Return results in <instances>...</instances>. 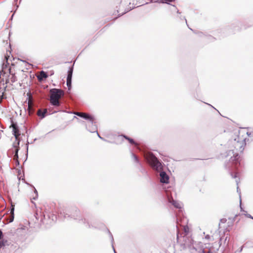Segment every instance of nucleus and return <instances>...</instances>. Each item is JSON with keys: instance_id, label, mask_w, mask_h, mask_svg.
Wrapping results in <instances>:
<instances>
[{"instance_id": "ea45409f", "label": "nucleus", "mask_w": 253, "mask_h": 253, "mask_svg": "<svg viewBox=\"0 0 253 253\" xmlns=\"http://www.w3.org/2000/svg\"><path fill=\"white\" fill-rule=\"evenodd\" d=\"M10 244V243L7 241V242H6V243L4 244V246H9Z\"/></svg>"}, {"instance_id": "a19ab883", "label": "nucleus", "mask_w": 253, "mask_h": 253, "mask_svg": "<svg viewBox=\"0 0 253 253\" xmlns=\"http://www.w3.org/2000/svg\"><path fill=\"white\" fill-rule=\"evenodd\" d=\"M180 18L182 20V19H184L185 21V22L187 23V20L186 19V18H185V17H180Z\"/></svg>"}, {"instance_id": "c03bdc74", "label": "nucleus", "mask_w": 253, "mask_h": 253, "mask_svg": "<svg viewBox=\"0 0 253 253\" xmlns=\"http://www.w3.org/2000/svg\"><path fill=\"white\" fill-rule=\"evenodd\" d=\"M210 235H206V236H205V238H206V239H210Z\"/></svg>"}, {"instance_id": "58836bf2", "label": "nucleus", "mask_w": 253, "mask_h": 253, "mask_svg": "<svg viewBox=\"0 0 253 253\" xmlns=\"http://www.w3.org/2000/svg\"><path fill=\"white\" fill-rule=\"evenodd\" d=\"M197 34H198V35L200 37H202L203 35V33L202 32H198V33H197Z\"/></svg>"}, {"instance_id": "20e7f679", "label": "nucleus", "mask_w": 253, "mask_h": 253, "mask_svg": "<svg viewBox=\"0 0 253 253\" xmlns=\"http://www.w3.org/2000/svg\"><path fill=\"white\" fill-rule=\"evenodd\" d=\"M10 64H1V70L0 71V78L1 80L0 82L4 83V77H7V76L11 75L10 80L12 83H14L16 80V77L15 75V73H13L12 71L11 67L9 66ZM12 66H14L15 64H10Z\"/></svg>"}, {"instance_id": "393cba45", "label": "nucleus", "mask_w": 253, "mask_h": 253, "mask_svg": "<svg viewBox=\"0 0 253 253\" xmlns=\"http://www.w3.org/2000/svg\"><path fill=\"white\" fill-rule=\"evenodd\" d=\"M30 144V142L27 141L26 143V157H28V148H29V144Z\"/></svg>"}, {"instance_id": "f704fd0d", "label": "nucleus", "mask_w": 253, "mask_h": 253, "mask_svg": "<svg viewBox=\"0 0 253 253\" xmlns=\"http://www.w3.org/2000/svg\"><path fill=\"white\" fill-rule=\"evenodd\" d=\"M3 237L2 232L0 230V240L2 239Z\"/></svg>"}, {"instance_id": "9d476101", "label": "nucleus", "mask_w": 253, "mask_h": 253, "mask_svg": "<svg viewBox=\"0 0 253 253\" xmlns=\"http://www.w3.org/2000/svg\"><path fill=\"white\" fill-rule=\"evenodd\" d=\"M20 141H18L17 142H13L12 144L13 148H14V150L12 149L9 150V153L11 152V154L13 155L14 153V155L13 157V160H18V151L20 149L19 147Z\"/></svg>"}, {"instance_id": "b1692460", "label": "nucleus", "mask_w": 253, "mask_h": 253, "mask_svg": "<svg viewBox=\"0 0 253 253\" xmlns=\"http://www.w3.org/2000/svg\"><path fill=\"white\" fill-rule=\"evenodd\" d=\"M201 253H212L211 249H209L208 251H206L204 249H203Z\"/></svg>"}, {"instance_id": "cd10ccee", "label": "nucleus", "mask_w": 253, "mask_h": 253, "mask_svg": "<svg viewBox=\"0 0 253 253\" xmlns=\"http://www.w3.org/2000/svg\"><path fill=\"white\" fill-rule=\"evenodd\" d=\"M175 0H164V3L169 4L170 2L174 1Z\"/></svg>"}, {"instance_id": "4d7b16f0", "label": "nucleus", "mask_w": 253, "mask_h": 253, "mask_svg": "<svg viewBox=\"0 0 253 253\" xmlns=\"http://www.w3.org/2000/svg\"><path fill=\"white\" fill-rule=\"evenodd\" d=\"M36 140H37V138H35V139H34L33 142H35Z\"/></svg>"}, {"instance_id": "0eeeda50", "label": "nucleus", "mask_w": 253, "mask_h": 253, "mask_svg": "<svg viewBox=\"0 0 253 253\" xmlns=\"http://www.w3.org/2000/svg\"><path fill=\"white\" fill-rule=\"evenodd\" d=\"M56 219L57 217L55 214L46 212L43 213L41 221L45 225L46 228H49L56 221Z\"/></svg>"}, {"instance_id": "864d4df0", "label": "nucleus", "mask_w": 253, "mask_h": 253, "mask_svg": "<svg viewBox=\"0 0 253 253\" xmlns=\"http://www.w3.org/2000/svg\"><path fill=\"white\" fill-rule=\"evenodd\" d=\"M176 12H177V13H179V14H180V12L179 11V10H177V11H176Z\"/></svg>"}, {"instance_id": "a878e982", "label": "nucleus", "mask_w": 253, "mask_h": 253, "mask_svg": "<svg viewBox=\"0 0 253 253\" xmlns=\"http://www.w3.org/2000/svg\"><path fill=\"white\" fill-rule=\"evenodd\" d=\"M97 133V135L98 137L100 139H101V140H103V141H104L109 142V141H108V140H107L105 139L104 138H103V137H101V136L100 135V134H99V133H98V132H97V133Z\"/></svg>"}, {"instance_id": "603ef678", "label": "nucleus", "mask_w": 253, "mask_h": 253, "mask_svg": "<svg viewBox=\"0 0 253 253\" xmlns=\"http://www.w3.org/2000/svg\"><path fill=\"white\" fill-rule=\"evenodd\" d=\"M210 38H211V40H214V38L213 37H210Z\"/></svg>"}, {"instance_id": "6e6552de", "label": "nucleus", "mask_w": 253, "mask_h": 253, "mask_svg": "<svg viewBox=\"0 0 253 253\" xmlns=\"http://www.w3.org/2000/svg\"><path fill=\"white\" fill-rule=\"evenodd\" d=\"M10 127L12 128V134L14 136L15 138V142H17L20 140L18 138V136L20 135L19 127L17 125V123L14 122L13 120L11 119V125Z\"/></svg>"}, {"instance_id": "9b49d317", "label": "nucleus", "mask_w": 253, "mask_h": 253, "mask_svg": "<svg viewBox=\"0 0 253 253\" xmlns=\"http://www.w3.org/2000/svg\"><path fill=\"white\" fill-rule=\"evenodd\" d=\"M95 123L96 122L94 118L92 121H89L87 124H85L86 129L91 133H97V127Z\"/></svg>"}, {"instance_id": "412c9836", "label": "nucleus", "mask_w": 253, "mask_h": 253, "mask_svg": "<svg viewBox=\"0 0 253 253\" xmlns=\"http://www.w3.org/2000/svg\"><path fill=\"white\" fill-rule=\"evenodd\" d=\"M7 242V240L2 239L1 240H0V248L4 247V244Z\"/></svg>"}, {"instance_id": "5701e85b", "label": "nucleus", "mask_w": 253, "mask_h": 253, "mask_svg": "<svg viewBox=\"0 0 253 253\" xmlns=\"http://www.w3.org/2000/svg\"><path fill=\"white\" fill-rule=\"evenodd\" d=\"M247 134L249 137L252 138L253 140V130L252 131H248L247 132Z\"/></svg>"}, {"instance_id": "79ce46f5", "label": "nucleus", "mask_w": 253, "mask_h": 253, "mask_svg": "<svg viewBox=\"0 0 253 253\" xmlns=\"http://www.w3.org/2000/svg\"><path fill=\"white\" fill-rule=\"evenodd\" d=\"M222 239V237H221V238H220V240H219V247H220V246H221V241Z\"/></svg>"}, {"instance_id": "3c124183", "label": "nucleus", "mask_w": 253, "mask_h": 253, "mask_svg": "<svg viewBox=\"0 0 253 253\" xmlns=\"http://www.w3.org/2000/svg\"><path fill=\"white\" fill-rule=\"evenodd\" d=\"M113 251H114V253H117L116 251H115V248H114V249H113Z\"/></svg>"}, {"instance_id": "7c9ffc66", "label": "nucleus", "mask_w": 253, "mask_h": 253, "mask_svg": "<svg viewBox=\"0 0 253 253\" xmlns=\"http://www.w3.org/2000/svg\"><path fill=\"white\" fill-rule=\"evenodd\" d=\"M154 2L164 3V0H153Z\"/></svg>"}, {"instance_id": "37998d69", "label": "nucleus", "mask_w": 253, "mask_h": 253, "mask_svg": "<svg viewBox=\"0 0 253 253\" xmlns=\"http://www.w3.org/2000/svg\"><path fill=\"white\" fill-rule=\"evenodd\" d=\"M243 246H242V247L240 248V249L239 250L238 252H239V253H241V252L242 251V250H243Z\"/></svg>"}, {"instance_id": "aec40b11", "label": "nucleus", "mask_w": 253, "mask_h": 253, "mask_svg": "<svg viewBox=\"0 0 253 253\" xmlns=\"http://www.w3.org/2000/svg\"><path fill=\"white\" fill-rule=\"evenodd\" d=\"M108 233H109V236H110V239H111L112 247L113 249H114V238H113V235L111 233V232L108 229Z\"/></svg>"}, {"instance_id": "a211bd4d", "label": "nucleus", "mask_w": 253, "mask_h": 253, "mask_svg": "<svg viewBox=\"0 0 253 253\" xmlns=\"http://www.w3.org/2000/svg\"><path fill=\"white\" fill-rule=\"evenodd\" d=\"M169 202L176 208L178 209H181V206L180 204L178 202L173 199L169 201Z\"/></svg>"}, {"instance_id": "f3484780", "label": "nucleus", "mask_w": 253, "mask_h": 253, "mask_svg": "<svg viewBox=\"0 0 253 253\" xmlns=\"http://www.w3.org/2000/svg\"><path fill=\"white\" fill-rule=\"evenodd\" d=\"M120 136H122L123 137H124V138H125L126 140H127L129 143H130L132 145H137V143L136 142L134 141V139H133L132 138L128 137V136L125 135V134H122L121 135H120Z\"/></svg>"}, {"instance_id": "39448f33", "label": "nucleus", "mask_w": 253, "mask_h": 253, "mask_svg": "<svg viewBox=\"0 0 253 253\" xmlns=\"http://www.w3.org/2000/svg\"><path fill=\"white\" fill-rule=\"evenodd\" d=\"M49 92L50 94L49 97L50 104L54 107L59 106L60 103L59 99L64 95V91L61 89L53 88L50 89Z\"/></svg>"}, {"instance_id": "09e8293b", "label": "nucleus", "mask_w": 253, "mask_h": 253, "mask_svg": "<svg viewBox=\"0 0 253 253\" xmlns=\"http://www.w3.org/2000/svg\"><path fill=\"white\" fill-rule=\"evenodd\" d=\"M22 62H25V63H26V64H28V63H29V62H27V61H23V60H21Z\"/></svg>"}, {"instance_id": "2f4dec72", "label": "nucleus", "mask_w": 253, "mask_h": 253, "mask_svg": "<svg viewBox=\"0 0 253 253\" xmlns=\"http://www.w3.org/2000/svg\"><path fill=\"white\" fill-rule=\"evenodd\" d=\"M239 25H240V23H238V25L236 27H235V30L234 31L236 32V31H239L240 30V28H239Z\"/></svg>"}, {"instance_id": "1a4fd4ad", "label": "nucleus", "mask_w": 253, "mask_h": 253, "mask_svg": "<svg viewBox=\"0 0 253 253\" xmlns=\"http://www.w3.org/2000/svg\"><path fill=\"white\" fill-rule=\"evenodd\" d=\"M74 65L75 64H72L70 66L67 72V86L69 90H71L72 88V79Z\"/></svg>"}, {"instance_id": "c756f323", "label": "nucleus", "mask_w": 253, "mask_h": 253, "mask_svg": "<svg viewBox=\"0 0 253 253\" xmlns=\"http://www.w3.org/2000/svg\"><path fill=\"white\" fill-rule=\"evenodd\" d=\"M245 216L248 218H251L252 219H253V216H252L251 214H249V213H245L244 214Z\"/></svg>"}, {"instance_id": "f8f14e48", "label": "nucleus", "mask_w": 253, "mask_h": 253, "mask_svg": "<svg viewBox=\"0 0 253 253\" xmlns=\"http://www.w3.org/2000/svg\"><path fill=\"white\" fill-rule=\"evenodd\" d=\"M76 115L79 117L88 121V122L89 121H92L93 119L94 118L93 116L88 113L78 112Z\"/></svg>"}, {"instance_id": "8fccbe9b", "label": "nucleus", "mask_w": 253, "mask_h": 253, "mask_svg": "<svg viewBox=\"0 0 253 253\" xmlns=\"http://www.w3.org/2000/svg\"><path fill=\"white\" fill-rule=\"evenodd\" d=\"M29 66H32L33 67L34 66V64H28Z\"/></svg>"}, {"instance_id": "6e6d98bb", "label": "nucleus", "mask_w": 253, "mask_h": 253, "mask_svg": "<svg viewBox=\"0 0 253 253\" xmlns=\"http://www.w3.org/2000/svg\"><path fill=\"white\" fill-rule=\"evenodd\" d=\"M207 104L208 105H209V106H211L212 107H213H213L212 106H211V104H208V103H207Z\"/></svg>"}, {"instance_id": "72a5a7b5", "label": "nucleus", "mask_w": 253, "mask_h": 253, "mask_svg": "<svg viewBox=\"0 0 253 253\" xmlns=\"http://www.w3.org/2000/svg\"><path fill=\"white\" fill-rule=\"evenodd\" d=\"M220 221L221 223H224L226 222L227 219L226 218H224L221 219Z\"/></svg>"}, {"instance_id": "6ab92c4d", "label": "nucleus", "mask_w": 253, "mask_h": 253, "mask_svg": "<svg viewBox=\"0 0 253 253\" xmlns=\"http://www.w3.org/2000/svg\"><path fill=\"white\" fill-rule=\"evenodd\" d=\"M27 183V184H28V185L30 186L31 187H33L34 188V194H35V196L33 198V199H34L35 200H37L38 199V194L37 190H36L35 187L33 185L30 184L28 183Z\"/></svg>"}, {"instance_id": "473e14b6", "label": "nucleus", "mask_w": 253, "mask_h": 253, "mask_svg": "<svg viewBox=\"0 0 253 253\" xmlns=\"http://www.w3.org/2000/svg\"><path fill=\"white\" fill-rule=\"evenodd\" d=\"M15 162V164L17 167L19 166L20 165V162L19 161V160H14Z\"/></svg>"}, {"instance_id": "f257e3e1", "label": "nucleus", "mask_w": 253, "mask_h": 253, "mask_svg": "<svg viewBox=\"0 0 253 253\" xmlns=\"http://www.w3.org/2000/svg\"><path fill=\"white\" fill-rule=\"evenodd\" d=\"M239 131L235 132V135L228 141V145L229 146L233 144L234 149L229 150L227 152L226 156H230L228 162L225 163L224 167L228 169L230 175L233 178L237 177V172H234L233 170H236L240 166V157L238 152H243L244 150V146L246 145L245 138H240L239 136Z\"/></svg>"}, {"instance_id": "7ed1b4c3", "label": "nucleus", "mask_w": 253, "mask_h": 253, "mask_svg": "<svg viewBox=\"0 0 253 253\" xmlns=\"http://www.w3.org/2000/svg\"><path fill=\"white\" fill-rule=\"evenodd\" d=\"M61 216L67 220L74 219L78 221L79 223L83 224L87 228H96L89 220L83 217L79 209L76 207H72L66 210L65 212H61Z\"/></svg>"}, {"instance_id": "de8ad7c7", "label": "nucleus", "mask_w": 253, "mask_h": 253, "mask_svg": "<svg viewBox=\"0 0 253 253\" xmlns=\"http://www.w3.org/2000/svg\"><path fill=\"white\" fill-rule=\"evenodd\" d=\"M237 216V215H236L234 217V218H233V219H232L233 221H235V218H236V217Z\"/></svg>"}, {"instance_id": "5fc2aeb1", "label": "nucleus", "mask_w": 253, "mask_h": 253, "mask_svg": "<svg viewBox=\"0 0 253 253\" xmlns=\"http://www.w3.org/2000/svg\"><path fill=\"white\" fill-rule=\"evenodd\" d=\"M184 230H185V232H187V229H186L185 228H184Z\"/></svg>"}, {"instance_id": "a18cd8bd", "label": "nucleus", "mask_w": 253, "mask_h": 253, "mask_svg": "<svg viewBox=\"0 0 253 253\" xmlns=\"http://www.w3.org/2000/svg\"><path fill=\"white\" fill-rule=\"evenodd\" d=\"M65 63L66 64H67V63H72V61H67V62H65Z\"/></svg>"}, {"instance_id": "f03ea898", "label": "nucleus", "mask_w": 253, "mask_h": 253, "mask_svg": "<svg viewBox=\"0 0 253 253\" xmlns=\"http://www.w3.org/2000/svg\"><path fill=\"white\" fill-rule=\"evenodd\" d=\"M144 158L147 163L153 169L157 171H160V182L162 183H169V177L165 171L162 170L163 165L161 161L157 158L151 152L146 153Z\"/></svg>"}, {"instance_id": "bb28decb", "label": "nucleus", "mask_w": 253, "mask_h": 253, "mask_svg": "<svg viewBox=\"0 0 253 253\" xmlns=\"http://www.w3.org/2000/svg\"><path fill=\"white\" fill-rule=\"evenodd\" d=\"M227 240H228L227 241V243H226V246H228V242H229V238H228V236H226L225 239H224V244H226V242L227 241Z\"/></svg>"}, {"instance_id": "ddd939ff", "label": "nucleus", "mask_w": 253, "mask_h": 253, "mask_svg": "<svg viewBox=\"0 0 253 253\" xmlns=\"http://www.w3.org/2000/svg\"><path fill=\"white\" fill-rule=\"evenodd\" d=\"M9 211L10 214L8 215V218H7V220L8 222L10 223L13 221L14 218V205L11 204Z\"/></svg>"}, {"instance_id": "4c0bfd02", "label": "nucleus", "mask_w": 253, "mask_h": 253, "mask_svg": "<svg viewBox=\"0 0 253 253\" xmlns=\"http://www.w3.org/2000/svg\"><path fill=\"white\" fill-rule=\"evenodd\" d=\"M27 96L30 98L31 96H32V94L30 92H28L27 93Z\"/></svg>"}, {"instance_id": "2eb2a0df", "label": "nucleus", "mask_w": 253, "mask_h": 253, "mask_svg": "<svg viewBox=\"0 0 253 253\" xmlns=\"http://www.w3.org/2000/svg\"><path fill=\"white\" fill-rule=\"evenodd\" d=\"M48 77V74L47 72L41 71L40 75L37 77L38 79L41 81L46 79Z\"/></svg>"}, {"instance_id": "423d86ee", "label": "nucleus", "mask_w": 253, "mask_h": 253, "mask_svg": "<svg viewBox=\"0 0 253 253\" xmlns=\"http://www.w3.org/2000/svg\"><path fill=\"white\" fill-rule=\"evenodd\" d=\"M203 249L191 238H186L183 243V249L188 250L190 253H201Z\"/></svg>"}, {"instance_id": "c9c22d12", "label": "nucleus", "mask_w": 253, "mask_h": 253, "mask_svg": "<svg viewBox=\"0 0 253 253\" xmlns=\"http://www.w3.org/2000/svg\"><path fill=\"white\" fill-rule=\"evenodd\" d=\"M9 58V56H5V59L6 60V63H8Z\"/></svg>"}, {"instance_id": "dca6fc26", "label": "nucleus", "mask_w": 253, "mask_h": 253, "mask_svg": "<svg viewBox=\"0 0 253 253\" xmlns=\"http://www.w3.org/2000/svg\"><path fill=\"white\" fill-rule=\"evenodd\" d=\"M131 156L132 158L133 159V161L134 163L138 165L140 167H142V165L140 162L139 159L138 157L132 151H131Z\"/></svg>"}, {"instance_id": "4468645a", "label": "nucleus", "mask_w": 253, "mask_h": 253, "mask_svg": "<svg viewBox=\"0 0 253 253\" xmlns=\"http://www.w3.org/2000/svg\"><path fill=\"white\" fill-rule=\"evenodd\" d=\"M47 114L48 112L47 109H44L43 111H42L41 109H39L37 113V115L41 119L44 118Z\"/></svg>"}, {"instance_id": "c85d7f7f", "label": "nucleus", "mask_w": 253, "mask_h": 253, "mask_svg": "<svg viewBox=\"0 0 253 253\" xmlns=\"http://www.w3.org/2000/svg\"><path fill=\"white\" fill-rule=\"evenodd\" d=\"M240 210H241V211H245V212L247 213V211H245L244 210H243V208H242V206H241V196H240Z\"/></svg>"}, {"instance_id": "4be33fe9", "label": "nucleus", "mask_w": 253, "mask_h": 253, "mask_svg": "<svg viewBox=\"0 0 253 253\" xmlns=\"http://www.w3.org/2000/svg\"><path fill=\"white\" fill-rule=\"evenodd\" d=\"M235 181H236V184L237 185V191L239 194V195H240L241 194V192H240V190L239 186H238V184H239V183L240 182V179L239 178H237L236 179ZM240 196H241V195H240Z\"/></svg>"}, {"instance_id": "49530a36", "label": "nucleus", "mask_w": 253, "mask_h": 253, "mask_svg": "<svg viewBox=\"0 0 253 253\" xmlns=\"http://www.w3.org/2000/svg\"><path fill=\"white\" fill-rule=\"evenodd\" d=\"M8 79L6 78L5 79V84H7L8 83Z\"/></svg>"}, {"instance_id": "e433bc0d", "label": "nucleus", "mask_w": 253, "mask_h": 253, "mask_svg": "<svg viewBox=\"0 0 253 253\" xmlns=\"http://www.w3.org/2000/svg\"><path fill=\"white\" fill-rule=\"evenodd\" d=\"M3 94V92H2V90H0V100L2 98Z\"/></svg>"}]
</instances>
